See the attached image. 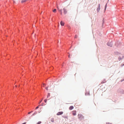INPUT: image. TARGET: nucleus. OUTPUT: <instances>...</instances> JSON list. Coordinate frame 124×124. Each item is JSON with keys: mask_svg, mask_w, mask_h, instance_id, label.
<instances>
[{"mask_svg": "<svg viewBox=\"0 0 124 124\" xmlns=\"http://www.w3.org/2000/svg\"><path fill=\"white\" fill-rule=\"evenodd\" d=\"M107 45L108 46L112 47V46L113 45V43L112 41H111V42L108 41L107 43Z\"/></svg>", "mask_w": 124, "mask_h": 124, "instance_id": "nucleus-1", "label": "nucleus"}, {"mask_svg": "<svg viewBox=\"0 0 124 124\" xmlns=\"http://www.w3.org/2000/svg\"><path fill=\"white\" fill-rule=\"evenodd\" d=\"M121 45V42H119L118 41H117L115 43V46L117 47H118L119 45Z\"/></svg>", "mask_w": 124, "mask_h": 124, "instance_id": "nucleus-2", "label": "nucleus"}, {"mask_svg": "<svg viewBox=\"0 0 124 124\" xmlns=\"http://www.w3.org/2000/svg\"><path fill=\"white\" fill-rule=\"evenodd\" d=\"M100 4H99L98 5L97 7V12H99L100 11Z\"/></svg>", "mask_w": 124, "mask_h": 124, "instance_id": "nucleus-3", "label": "nucleus"}, {"mask_svg": "<svg viewBox=\"0 0 124 124\" xmlns=\"http://www.w3.org/2000/svg\"><path fill=\"white\" fill-rule=\"evenodd\" d=\"M78 118L80 120H82L83 118V117L81 114H78Z\"/></svg>", "mask_w": 124, "mask_h": 124, "instance_id": "nucleus-4", "label": "nucleus"}, {"mask_svg": "<svg viewBox=\"0 0 124 124\" xmlns=\"http://www.w3.org/2000/svg\"><path fill=\"white\" fill-rule=\"evenodd\" d=\"M120 93L121 94H124V90L122 89H120Z\"/></svg>", "mask_w": 124, "mask_h": 124, "instance_id": "nucleus-5", "label": "nucleus"}, {"mask_svg": "<svg viewBox=\"0 0 124 124\" xmlns=\"http://www.w3.org/2000/svg\"><path fill=\"white\" fill-rule=\"evenodd\" d=\"M114 53L115 54L117 55H118V54H121L118 51L115 52H114Z\"/></svg>", "mask_w": 124, "mask_h": 124, "instance_id": "nucleus-6", "label": "nucleus"}, {"mask_svg": "<svg viewBox=\"0 0 124 124\" xmlns=\"http://www.w3.org/2000/svg\"><path fill=\"white\" fill-rule=\"evenodd\" d=\"M63 113V112H60L57 113L56 115H59L62 114Z\"/></svg>", "mask_w": 124, "mask_h": 124, "instance_id": "nucleus-7", "label": "nucleus"}, {"mask_svg": "<svg viewBox=\"0 0 124 124\" xmlns=\"http://www.w3.org/2000/svg\"><path fill=\"white\" fill-rule=\"evenodd\" d=\"M90 94L89 93V91L87 92L86 89V95H90Z\"/></svg>", "mask_w": 124, "mask_h": 124, "instance_id": "nucleus-8", "label": "nucleus"}, {"mask_svg": "<svg viewBox=\"0 0 124 124\" xmlns=\"http://www.w3.org/2000/svg\"><path fill=\"white\" fill-rule=\"evenodd\" d=\"M72 113L73 115V116H75L76 114V111H73L72 112Z\"/></svg>", "mask_w": 124, "mask_h": 124, "instance_id": "nucleus-9", "label": "nucleus"}, {"mask_svg": "<svg viewBox=\"0 0 124 124\" xmlns=\"http://www.w3.org/2000/svg\"><path fill=\"white\" fill-rule=\"evenodd\" d=\"M63 11H64V12H63L64 14H65L67 12V10L65 8H63Z\"/></svg>", "mask_w": 124, "mask_h": 124, "instance_id": "nucleus-10", "label": "nucleus"}, {"mask_svg": "<svg viewBox=\"0 0 124 124\" xmlns=\"http://www.w3.org/2000/svg\"><path fill=\"white\" fill-rule=\"evenodd\" d=\"M108 2H107L106 4H105V7H104V10L105 11L106 10L107 7V4L108 3Z\"/></svg>", "mask_w": 124, "mask_h": 124, "instance_id": "nucleus-11", "label": "nucleus"}, {"mask_svg": "<svg viewBox=\"0 0 124 124\" xmlns=\"http://www.w3.org/2000/svg\"><path fill=\"white\" fill-rule=\"evenodd\" d=\"M60 24L62 26H63L64 25V23L62 21H61V22Z\"/></svg>", "mask_w": 124, "mask_h": 124, "instance_id": "nucleus-12", "label": "nucleus"}, {"mask_svg": "<svg viewBox=\"0 0 124 124\" xmlns=\"http://www.w3.org/2000/svg\"><path fill=\"white\" fill-rule=\"evenodd\" d=\"M74 108V107L73 106H71L69 108V109L70 110H71Z\"/></svg>", "mask_w": 124, "mask_h": 124, "instance_id": "nucleus-13", "label": "nucleus"}, {"mask_svg": "<svg viewBox=\"0 0 124 124\" xmlns=\"http://www.w3.org/2000/svg\"><path fill=\"white\" fill-rule=\"evenodd\" d=\"M105 23V19H104V18H103L102 20V24H104Z\"/></svg>", "mask_w": 124, "mask_h": 124, "instance_id": "nucleus-14", "label": "nucleus"}, {"mask_svg": "<svg viewBox=\"0 0 124 124\" xmlns=\"http://www.w3.org/2000/svg\"><path fill=\"white\" fill-rule=\"evenodd\" d=\"M122 58L120 56L118 58V59L119 61H121V60H122Z\"/></svg>", "mask_w": 124, "mask_h": 124, "instance_id": "nucleus-15", "label": "nucleus"}, {"mask_svg": "<svg viewBox=\"0 0 124 124\" xmlns=\"http://www.w3.org/2000/svg\"><path fill=\"white\" fill-rule=\"evenodd\" d=\"M50 121H51V122H54V118H51Z\"/></svg>", "mask_w": 124, "mask_h": 124, "instance_id": "nucleus-16", "label": "nucleus"}, {"mask_svg": "<svg viewBox=\"0 0 124 124\" xmlns=\"http://www.w3.org/2000/svg\"><path fill=\"white\" fill-rule=\"evenodd\" d=\"M62 9H61L60 10H59V11L61 12V14L62 15Z\"/></svg>", "mask_w": 124, "mask_h": 124, "instance_id": "nucleus-17", "label": "nucleus"}, {"mask_svg": "<svg viewBox=\"0 0 124 124\" xmlns=\"http://www.w3.org/2000/svg\"><path fill=\"white\" fill-rule=\"evenodd\" d=\"M124 66V62H123L122 64L121 65V67H123Z\"/></svg>", "mask_w": 124, "mask_h": 124, "instance_id": "nucleus-18", "label": "nucleus"}, {"mask_svg": "<svg viewBox=\"0 0 124 124\" xmlns=\"http://www.w3.org/2000/svg\"><path fill=\"white\" fill-rule=\"evenodd\" d=\"M104 81L102 82V83H104L106 82L105 79H104Z\"/></svg>", "mask_w": 124, "mask_h": 124, "instance_id": "nucleus-19", "label": "nucleus"}, {"mask_svg": "<svg viewBox=\"0 0 124 124\" xmlns=\"http://www.w3.org/2000/svg\"><path fill=\"white\" fill-rule=\"evenodd\" d=\"M56 9H54L53 10V12L54 13H55L56 12Z\"/></svg>", "mask_w": 124, "mask_h": 124, "instance_id": "nucleus-20", "label": "nucleus"}, {"mask_svg": "<svg viewBox=\"0 0 124 124\" xmlns=\"http://www.w3.org/2000/svg\"><path fill=\"white\" fill-rule=\"evenodd\" d=\"M41 123V121H39L36 124H40Z\"/></svg>", "mask_w": 124, "mask_h": 124, "instance_id": "nucleus-21", "label": "nucleus"}, {"mask_svg": "<svg viewBox=\"0 0 124 124\" xmlns=\"http://www.w3.org/2000/svg\"><path fill=\"white\" fill-rule=\"evenodd\" d=\"M124 81V78L120 80L121 82H122Z\"/></svg>", "mask_w": 124, "mask_h": 124, "instance_id": "nucleus-22", "label": "nucleus"}, {"mask_svg": "<svg viewBox=\"0 0 124 124\" xmlns=\"http://www.w3.org/2000/svg\"><path fill=\"white\" fill-rule=\"evenodd\" d=\"M50 96V93H48V95H47V97H49Z\"/></svg>", "mask_w": 124, "mask_h": 124, "instance_id": "nucleus-23", "label": "nucleus"}, {"mask_svg": "<svg viewBox=\"0 0 124 124\" xmlns=\"http://www.w3.org/2000/svg\"><path fill=\"white\" fill-rule=\"evenodd\" d=\"M106 124H112L111 123H110L109 122H106Z\"/></svg>", "mask_w": 124, "mask_h": 124, "instance_id": "nucleus-24", "label": "nucleus"}, {"mask_svg": "<svg viewBox=\"0 0 124 124\" xmlns=\"http://www.w3.org/2000/svg\"><path fill=\"white\" fill-rule=\"evenodd\" d=\"M78 37V36L77 35H76L74 37L75 38H77Z\"/></svg>", "mask_w": 124, "mask_h": 124, "instance_id": "nucleus-25", "label": "nucleus"}, {"mask_svg": "<svg viewBox=\"0 0 124 124\" xmlns=\"http://www.w3.org/2000/svg\"><path fill=\"white\" fill-rule=\"evenodd\" d=\"M47 100L46 99H45L44 100V101L45 103H46V102Z\"/></svg>", "mask_w": 124, "mask_h": 124, "instance_id": "nucleus-26", "label": "nucleus"}, {"mask_svg": "<svg viewBox=\"0 0 124 124\" xmlns=\"http://www.w3.org/2000/svg\"><path fill=\"white\" fill-rule=\"evenodd\" d=\"M48 87H45V88L47 90H48Z\"/></svg>", "mask_w": 124, "mask_h": 124, "instance_id": "nucleus-27", "label": "nucleus"}, {"mask_svg": "<svg viewBox=\"0 0 124 124\" xmlns=\"http://www.w3.org/2000/svg\"><path fill=\"white\" fill-rule=\"evenodd\" d=\"M122 59L124 58V55L122 56Z\"/></svg>", "mask_w": 124, "mask_h": 124, "instance_id": "nucleus-28", "label": "nucleus"}, {"mask_svg": "<svg viewBox=\"0 0 124 124\" xmlns=\"http://www.w3.org/2000/svg\"><path fill=\"white\" fill-rule=\"evenodd\" d=\"M104 24H102V28L104 27Z\"/></svg>", "mask_w": 124, "mask_h": 124, "instance_id": "nucleus-29", "label": "nucleus"}, {"mask_svg": "<svg viewBox=\"0 0 124 124\" xmlns=\"http://www.w3.org/2000/svg\"><path fill=\"white\" fill-rule=\"evenodd\" d=\"M25 0H22V2H24Z\"/></svg>", "mask_w": 124, "mask_h": 124, "instance_id": "nucleus-30", "label": "nucleus"}, {"mask_svg": "<svg viewBox=\"0 0 124 124\" xmlns=\"http://www.w3.org/2000/svg\"><path fill=\"white\" fill-rule=\"evenodd\" d=\"M38 108H39V107H38H38H37L36 108V109H38Z\"/></svg>", "mask_w": 124, "mask_h": 124, "instance_id": "nucleus-31", "label": "nucleus"}, {"mask_svg": "<svg viewBox=\"0 0 124 124\" xmlns=\"http://www.w3.org/2000/svg\"><path fill=\"white\" fill-rule=\"evenodd\" d=\"M31 112H29L28 113V114H30L31 113Z\"/></svg>", "mask_w": 124, "mask_h": 124, "instance_id": "nucleus-32", "label": "nucleus"}, {"mask_svg": "<svg viewBox=\"0 0 124 124\" xmlns=\"http://www.w3.org/2000/svg\"><path fill=\"white\" fill-rule=\"evenodd\" d=\"M35 114V113H34L32 115V116L34 115Z\"/></svg>", "mask_w": 124, "mask_h": 124, "instance_id": "nucleus-33", "label": "nucleus"}, {"mask_svg": "<svg viewBox=\"0 0 124 124\" xmlns=\"http://www.w3.org/2000/svg\"><path fill=\"white\" fill-rule=\"evenodd\" d=\"M68 57L69 58H70V55L69 54V55L68 56Z\"/></svg>", "mask_w": 124, "mask_h": 124, "instance_id": "nucleus-34", "label": "nucleus"}, {"mask_svg": "<svg viewBox=\"0 0 124 124\" xmlns=\"http://www.w3.org/2000/svg\"><path fill=\"white\" fill-rule=\"evenodd\" d=\"M43 86H44V85H45V84H44V83L43 84Z\"/></svg>", "mask_w": 124, "mask_h": 124, "instance_id": "nucleus-35", "label": "nucleus"}, {"mask_svg": "<svg viewBox=\"0 0 124 124\" xmlns=\"http://www.w3.org/2000/svg\"><path fill=\"white\" fill-rule=\"evenodd\" d=\"M42 99L40 101V103H41V101H42Z\"/></svg>", "mask_w": 124, "mask_h": 124, "instance_id": "nucleus-36", "label": "nucleus"}, {"mask_svg": "<svg viewBox=\"0 0 124 124\" xmlns=\"http://www.w3.org/2000/svg\"><path fill=\"white\" fill-rule=\"evenodd\" d=\"M26 124V123L25 122V123H23L22 124Z\"/></svg>", "mask_w": 124, "mask_h": 124, "instance_id": "nucleus-37", "label": "nucleus"}, {"mask_svg": "<svg viewBox=\"0 0 124 124\" xmlns=\"http://www.w3.org/2000/svg\"><path fill=\"white\" fill-rule=\"evenodd\" d=\"M15 87H17V85H15Z\"/></svg>", "mask_w": 124, "mask_h": 124, "instance_id": "nucleus-38", "label": "nucleus"}, {"mask_svg": "<svg viewBox=\"0 0 124 124\" xmlns=\"http://www.w3.org/2000/svg\"><path fill=\"white\" fill-rule=\"evenodd\" d=\"M109 0H108V2H107L108 3V2L109 1Z\"/></svg>", "mask_w": 124, "mask_h": 124, "instance_id": "nucleus-39", "label": "nucleus"}, {"mask_svg": "<svg viewBox=\"0 0 124 124\" xmlns=\"http://www.w3.org/2000/svg\"><path fill=\"white\" fill-rule=\"evenodd\" d=\"M20 86V85H19V86Z\"/></svg>", "mask_w": 124, "mask_h": 124, "instance_id": "nucleus-40", "label": "nucleus"}, {"mask_svg": "<svg viewBox=\"0 0 124 124\" xmlns=\"http://www.w3.org/2000/svg\"><path fill=\"white\" fill-rule=\"evenodd\" d=\"M57 8H58V9H59V8H58V7H57Z\"/></svg>", "mask_w": 124, "mask_h": 124, "instance_id": "nucleus-41", "label": "nucleus"}]
</instances>
